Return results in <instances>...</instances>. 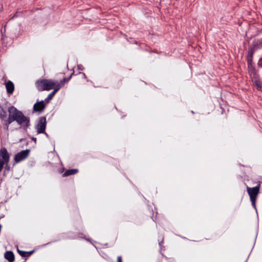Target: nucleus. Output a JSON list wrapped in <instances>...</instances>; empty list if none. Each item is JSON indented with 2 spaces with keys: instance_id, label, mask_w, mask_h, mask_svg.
Masks as SVG:
<instances>
[{
  "instance_id": "nucleus-2",
  "label": "nucleus",
  "mask_w": 262,
  "mask_h": 262,
  "mask_svg": "<svg viewBox=\"0 0 262 262\" xmlns=\"http://www.w3.org/2000/svg\"><path fill=\"white\" fill-rule=\"evenodd\" d=\"M35 85L39 91H50L59 87L57 81L50 79H39L36 81Z\"/></svg>"
},
{
  "instance_id": "nucleus-5",
  "label": "nucleus",
  "mask_w": 262,
  "mask_h": 262,
  "mask_svg": "<svg viewBox=\"0 0 262 262\" xmlns=\"http://www.w3.org/2000/svg\"><path fill=\"white\" fill-rule=\"evenodd\" d=\"M262 47V41L260 40H257L255 41L253 43V47L251 48L248 53L247 55V60L248 62V64L249 66H251V63L252 61V58L253 54L255 50H256L257 48Z\"/></svg>"
},
{
  "instance_id": "nucleus-16",
  "label": "nucleus",
  "mask_w": 262,
  "mask_h": 262,
  "mask_svg": "<svg viewBox=\"0 0 262 262\" xmlns=\"http://www.w3.org/2000/svg\"><path fill=\"white\" fill-rule=\"evenodd\" d=\"M255 85L256 86V88L260 91H262V86H261L257 81L255 82Z\"/></svg>"
},
{
  "instance_id": "nucleus-1",
  "label": "nucleus",
  "mask_w": 262,
  "mask_h": 262,
  "mask_svg": "<svg viewBox=\"0 0 262 262\" xmlns=\"http://www.w3.org/2000/svg\"><path fill=\"white\" fill-rule=\"evenodd\" d=\"M8 112L9 117L6 124L7 129L8 128V125L14 121L18 124L21 125L25 129H26L30 125L29 119L14 106L10 107L8 108Z\"/></svg>"
},
{
  "instance_id": "nucleus-7",
  "label": "nucleus",
  "mask_w": 262,
  "mask_h": 262,
  "mask_svg": "<svg viewBox=\"0 0 262 262\" xmlns=\"http://www.w3.org/2000/svg\"><path fill=\"white\" fill-rule=\"evenodd\" d=\"M46 126V119L45 117L40 118L38 123L36 126V129L38 134L42 133L45 132Z\"/></svg>"
},
{
  "instance_id": "nucleus-8",
  "label": "nucleus",
  "mask_w": 262,
  "mask_h": 262,
  "mask_svg": "<svg viewBox=\"0 0 262 262\" xmlns=\"http://www.w3.org/2000/svg\"><path fill=\"white\" fill-rule=\"evenodd\" d=\"M45 107L44 101H41L36 102L34 104L33 110L35 112H40L42 111Z\"/></svg>"
},
{
  "instance_id": "nucleus-13",
  "label": "nucleus",
  "mask_w": 262,
  "mask_h": 262,
  "mask_svg": "<svg viewBox=\"0 0 262 262\" xmlns=\"http://www.w3.org/2000/svg\"><path fill=\"white\" fill-rule=\"evenodd\" d=\"M71 76L68 77V78H64L62 80L60 81V82H58V85H59V90L60 89L61 87H62L65 83L68 82L71 79Z\"/></svg>"
},
{
  "instance_id": "nucleus-4",
  "label": "nucleus",
  "mask_w": 262,
  "mask_h": 262,
  "mask_svg": "<svg viewBox=\"0 0 262 262\" xmlns=\"http://www.w3.org/2000/svg\"><path fill=\"white\" fill-rule=\"evenodd\" d=\"M259 186L260 185L259 184L257 186L254 187H247V192L250 196L252 204L254 206H255L256 197L259 192Z\"/></svg>"
},
{
  "instance_id": "nucleus-3",
  "label": "nucleus",
  "mask_w": 262,
  "mask_h": 262,
  "mask_svg": "<svg viewBox=\"0 0 262 262\" xmlns=\"http://www.w3.org/2000/svg\"><path fill=\"white\" fill-rule=\"evenodd\" d=\"M10 156L5 148L0 149V171L3 169L4 165L9 162Z\"/></svg>"
},
{
  "instance_id": "nucleus-15",
  "label": "nucleus",
  "mask_w": 262,
  "mask_h": 262,
  "mask_svg": "<svg viewBox=\"0 0 262 262\" xmlns=\"http://www.w3.org/2000/svg\"><path fill=\"white\" fill-rule=\"evenodd\" d=\"M18 252L19 253V254L21 256H22L23 257L27 256L30 254L28 253V252H27L26 251H21L20 250H18Z\"/></svg>"
},
{
  "instance_id": "nucleus-11",
  "label": "nucleus",
  "mask_w": 262,
  "mask_h": 262,
  "mask_svg": "<svg viewBox=\"0 0 262 262\" xmlns=\"http://www.w3.org/2000/svg\"><path fill=\"white\" fill-rule=\"evenodd\" d=\"M58 91H59L58 87L56 88V89H54L53 91L48 95L47 98L45 99V101H46L47 103H48L50 100H51L53 99L55 94Z\"/></svg>"
},
{
  "instance_id": "nucleus-17",
  "label": "nucleus",
  "mask_w": 262,
  "mask_h": 262,
  "mask_svg": "<svg viewBox=\"0 0 262 262\" xmlns=\"http://www.w3.org/2000/svg\"><path fill=\"white\" fill-rule=\"evenodd\" d=\"M255 85L256 86V88L260 91H262V86H261L257 81L255 82Z\"/></svg>"
},
{
  "instance_id": "nucleus-14",
  "label": "nucleus",
  "mask_w": 262,
  "mask_h": 262,
  "mask_svg": "<svg viewBox=\"0 0 262 262\" xmlns=\"http://www.w3.org/2000/svg\"><path fill=\"white\" fill-rule=\"evenodd\" d=\"M7 112L2 108H0V119L4 120L7 118Z\"/></svg>"
},
{
  "instance_id": "nucleus-12",
  "label": "nucleus",
  "mask_w": 262,
  "mask_h": 262,
  "mask_svg": "<svg viewBox=\"0 0 262 262\" xmlns=\"http://www.w3.org/2000/svg\"><path fill=\"white\" fill-rule=\"evenodd\" d=\"M78 172V170L77 169H70L66 171L63 174V177H66L70 175H72Z\"/></svg>"
},
{
  "instance_id": "nucleus-6",
  "label": "nucleus",
  "mask_w": 262,
  "mask_h": 262,
  "mask_svg": "<svg viewBox=\"0 0 262 262\" xmlns=\"http://www.w3.org/2000/svg\"><path fill=\"white\" fill-rule=\"evenodd\" d=\"M30 150H25L17 153L14 158V160L16 163L19 162L25 159L29 155Z\"/></svg>"
},
{
  "instance_id": "nucleus-10",
  "label": "nucleus",
  "mask_w": 262,
  "mask_h": 262,
  "mask_svg": "<svg viewBox=\"0 0 262 262\" xmlns=\"http://www.w3.org/2000/svg\"><path fill=\"white\" fill-rule=\"evenodd\" d=\"M7 91L9 94H12L14 91V84L11 81H9L6 83Z\"/></svg>"
},
{
  "instance_id": "nucleus-18",
  "label": "nucleus",
  "mask_w": 262,
  "mask_h": 262,
  "mask_svg": "<svg viewBox=\"0 0 262 262\" xmlns=\"http://www.w3.org/2000/svg\"><path fill=\"white\" fill-rule=\"evenodd\" d=\"M117 262H122V258L121 256H118Z\"/></svg>"
},
{
  "instance_id": "nucleus-9",
  "label": "nucleus",
  "mask_w": 262,
  "mask_h": 262,
  "mask_svg": "<svg viewBox=\"0 0 262 262\" xmlns=\"http://www.w3.org/2000/svg\"><path fill=\"white\" fill-rule=\"evenodd\" d=\"M4 257L9 262H13L14 260V255L12 251H7L5 253Z\"/></svg>"
},
{
  "instance_id": "nucleus-19",
  "label": "nucleus",
  "mask_w": 262,
  "mask_h": 262,
  "mask_svg": "<svg viewBox=\"0 0 262 262\" xmlns=\"http://www.w3.org/2000/svg\"><path fill=\"white\" fill-rule=\"evenodd\" d=\"M32 139H33V140H35V141H36V138H33Z\"/></svg>"
}]
</instances>
